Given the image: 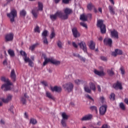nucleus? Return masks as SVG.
I'll list each match as a JSON object with an SVG mask.
<instances>
[{"mask_svg":"<svg viewBox=\"0 0 128 128\" xmlns=\"http://www.w3.org/2000/svg\"><path fill=\"white\" fill-rule=\"evenodd\" d=\"M1 80L4 82H6V84H2L1 86V88L2 90H4V92H8V90H12L10 86H12V83L10 81L8 78H6L4 76H2L1 77Z\"/></svg>","mask_w":128,"mask_h":128,"instance_id":"nucleus-1","label":"nucleus"},{"mask_svg":"<svg viewBox=\"0 0 128 128\" xmlns=\"http://www.w3.org/2000/svg\"><path fill=\"white\" fill-rule=\"evenodd\" d=\"M8 18H9L10 19V22L12 24L14 22V18L18 16V11L14 8L11 10L10 13L6 14Z\"/></svg>","mask_w":128,"mask_h":128,"instance_id":"nucleus-2","label":"nucleus"},{"mask_svg":"<svg viewBox=\"0 0 128 128\" xmlns=\"http://www.w3.org/2000/svg\"><path fill=\"white\" fill-rule=\"evenodd\" d=\"M97 26L100 28V32L102 34H104L106 32V24H104V20H98Z\"/></svg>","mask_w":128,"mask_h":128,"instance_id":"nucleus-3","label":"nucleus"},{"mask_svg":"<svg viewBox=\"0 0 128 128\" xmlns=\"http://www.w3.org/2000/svg\"><path fill=\"white\" fill-rule=\"evenodd\" d=\"M64 13L62 12V20H66L68 18V16L72 14V10L70 8H66L64 10Z\"/></svg>","mask_w":128,"mask_h":128,"instance_id":"nucleus-4","label":"nucleus"},{"mask_svg":"<svg viewBox=\"0 0 128 128\" xmlns=\"http://www.w3.org/2000/svg\"><path fill=\"white\" fill-rule=\"evenodd\" d=\"M63 87L68 92H71L72 90H74V84L70 82L64 84Z\"/></svg>","mask_w":128,"mask_h":128,"instance_id":"nucleus-5","label":"nucleus"},{"mask_svg":"<svg viewBox=\"0 0 128 128\" xmlns=\"http://www.w3.org/2000/svg\"><path fill=\"white\" fill-rule=\"evenodd\" d=\"M58 16L60 18H61V20H62V11L58 10L54 14H51L50 16V18L52 22H54V20H56V18H58Z\"/></svg>","mask_w":128,"mask_h":128,"instance_id":"nucleus-6","label":"nucleus"},{"mask_svg":"<svg viewBox=\"0 0 128 128\" xmlns=\"http://www.w3.org/2000/svg\"><path fill=\"white\" fill-rule=\"evenodd\" d=\"M78 44L80 48L84 50V52H87L88 48H86V42L82 41L80 43H78Z\"/></svg>","mask_w":128,"mask_h":128,"instance_id":"nucleus-7","label":"nucleus"},{"mask_svg":"<svg viewBox=\"0 0 128 128\" xmlns=\"http://www.w3.org/2000/svg\"><path fill=\"white\" fill-rule=\"evenodd\" d=\"M92 118V114H88L84 116L82 118L80 119L81 122H86L88 120H90Z\"/></svg>","mask_w":128,"mask_h":128,"instance_id":"nucleus-8","label":"nucleus"},{"mask_svg":"<svg viewBox=\"0 0 128 128\" xmlns=\"http://www.w3.org/2000/svg\"><path fill=\"white\" fill-rule=\"evenodd\" d=\"M112 88L118 90H122V83L120 82L117 81L116 83L113 84Z\"/></svg>","mask_w":128,"mask_h":128,"instance_id":"nucleus-9","label":"nucleus"},{"mask_svg":"<svg viewBox=\"0 0 128 128\" xmlns=\"http://www.w3.org/2000/svg\"><path fill=\"white\" fill-rule=\"evenodd\" d=\"M108 108V106L104 104L100 107V114L101 116H104V114L106 112V109Z\"/></svg>","mask_w":128,"mask_h":128,"instance_id":"nucleus-10","label":"nucleus"},{"mask_svg":"<svg viewBox=\"0 0 128 128\" xmlns=\"http://www.w3.org/2000/svg\"><path fill=\"white\" fill-rule=\"evenodd\" d=\"M104 44L106 46H112V40L110 38H105L104 40Z\"/></svg>","mask_w":128,"mask_h":128,"instance_id":"nucleus-11","label":"nucleus"},{"mask_svg":"<svg viewBox=\"0 0 128 128\" xmlns=\"http://www.w3.org/2000/svg\"><path fill=\"white\" fill-rule=\"evenodd\" d=\"M110 36L112 38H116L118 40V32L116 31V30H113L110 31Z\"/></svg>","mask_w":128,"mask_h":128,"instance_id":"nucleus-12","label":"nucleus"},{"mask_svg":"<svg viewBox=\"0 0 128 128\" xmlns=\"http://www.w3.org/2000/svg\"><path fill=\"white\" fill-rule=\"evenodd\" d=\"M72 32L74 38H80V32L78 31V29L76 28H72Z\"/></svg>","mask_w":128,"mask_h":128,"instance_id":"nucleus-13","label":"nucleus"},{"mask_svg":"<svg viewBox=\"0 0 128 128\" xmlns=\"http://www.w3.org/2000/svg\"><path fill=\"white\" fill-rule=\"evenodd\" d=\"M5 39L6 42H12V40H14V34L12 33H10L6 34Z\"/></svg>","mask_w":128,"mask_h":128,"instance_id":"nucleus-14","label":"nucleus"},{"mask_svg":"<svg viewBox=\"0 0 128 128\" xmlns=\"http://www.w3.org/2000/svg\"><path fill=\"white\" fill-rule=\"evenodd\" d=\"M50 90L52 92H62V88L60 86H54V87L50 86Z\"/></svg>","mask_w":128,"mask_h":128,"instance_id":"nucleus-15","label":"nucleus"},{"mask_svg":"<svg viewBox=\"0 0 128 128\" xmlns=\"http://www.w3.org/2000/svg\"><path fill=\"white\" fill-rule=\"evenodd\" d=\"M12 96L10 94H8L6 98H2V100L3 102H4L5 104H8V102L10 100H12Z\"/></svg>","mask_w":128,"mask_h":128,"instance_id":"nucleus-16","label":"nucleus"},{"mask_svg":"<svg viewBox=\"0 0 128 128\" xmlns=\"http://www.w3.org/2000/svg\"><path fill=\"white\" fill-rule=\"evenodd\" d=\"M118 54L120 56L122 54V51L118 49H116L114 52H112V56H116Z\"/></svg>","mask_w":128,"mask_h":128,"instance_id":"nucleus-17","label":"nucleus"},{"mask_svg":"<svg viewBox=\"0 0 128 128\" xmlns=\"http://www.w3.org/2000/svg\"><path fill=\"white\" fill-rule=\"evenodd\" d=\"M26 98H28V94L26 93H25L24 94V96L22 97L20 99V100L22 104H26Z\"/></svg>","mask_w":128,"mask_h":128,"instance_id":"nucleus-18","label":"nucleus"},{"mask_svg":"<svg viewBox=\"0 0 128 128\" xmlns=\"http://www.w3.org/2000/svg\"><path fill=\"white\" fill-rule=\"evenodd\" d=\"M94 72L95 74H96L97 76H104L106 74H104V71H98L96 70H94Z\"/></svg>","mask_w":128,"mask_h":128,"instance_id":"nucleus-19","label":"nucleus"},{"mask_svg":"<svg viewBox=\"0 0 128 128\" xmlns=\"http://www.w3.org/2000/svg\"><path fill=\"white\" fill-rule=\"evenodd\" d=\"M10 78L12 80V82H14L16 78V72H14V70H12L10 73Z\"/></svg>","mask_w":128,"mask_h":128,"instance_id":"nucleus-20","label":"nucleus"},{"mask_svg":"<svg viewBox=\"0 0 128 128\" xmlns=\"http://www.w3.org/2000/svg\"><path fill=\"white\" fill-rule=\"evenodd\" d=\"M89 48L90 50H94L96 48V43L92 40H90L89 43Z\"/></svg>","mask_w":128,"mask_h":128,"instance_id":"nucleus-21","label":"nucleus"},{"mask_svg":"<svg viewBox=\"0 0 128 128\" xmlns=\"http://www.w3.org/2000/svg\"><path fill=\"white\" fill-rule=\"evenodd\" d=\"M24 62L26 63L28 62V66H31V68H32L34 66V62H32V60L30 58H28L27 59H25Z\"/></svg>","mask_w":128,"mask_h":128,"instance_id":"nucleus-22","label":"nucleus"},{"mask_svg":"<svg viewBox=\"0 0 128 128\" xmlns=\"http://www.w3.org/2000/svg\"><path fill=\"white\" fill-rule=\"evenodd\" d=\"M89 84L90 90H93V92H96V84H94V83L92 82H90L89 83Z\"/></svg>","mask_w":128,"mask_h":128,"instance_id":"nucleus-23","label":"nucleus"},{"mask_svg":"<svg viewBox=\"0 0 128 128\" xmlns=\"http://www.w3.org/2000/svg\"><path fill=\"white\" fill-rule=\"evenodd\" d=\"M20 54H21V56H23V58L24 61L26 60H28V54H26V52L24 50H20Z\"/></svg>","mask_w":128,"mask_h":128,"instance_id":"nucleus-24","label":"nucleus"},{"mask_svg":"<svg viewBox=\"0 0 128 128\" xmlns=\"http://www.w3.org/2000/svg\"><path fill=\"white\" fill-rule=\"evenodd\" d=\"M38 46H40V43L36 42L35 44H32V46H30L29 48V50H32V52H34V48Z\"/></svg>","mask_w":128,"mask_h":128,"instance_id":"nucleus-25","label":"nucleus"},{"mask_svg":"<svg viewBox=\"0 0 128 128\" xmlns=\"http://www.w3.org/2000/svg\"><path fill=\"white\" fill-rule=\"evenodd\" d=\"M74 82L75 84H87L86 81H84V80H80L78 79L75 80Z\"/></svg>","mask_w":128,"mask_h":128,"instance_id":"nucleus-26","label":"nucleus"},{"mask_svg":"<svg viewBox=\"0 0 128 128\" xmlns=\"http://www.w3.org/2000/svg\"><path fill=\"white\" fill-rule=\"evenodd\" d=\"M46 98H50V100H54V96H52V95L50 92L47 91L46 92Z\"/></svg>","mask_w":128,"mask_h":128,"instance_id":"nucleus-27","label":"nucleus"},{"mask_svg":"<svg viewBox=\"0 0 128 128\" xmlns=\"http://www.w3.org/2000/svg\"><path fill=\"white\" fill-rule=\"evenodd\" d=\"M38 10H40V12H42L44 10V4L42 2H38Z\"/></svg>","mask_w":128,"mask_h":128,"instance_id":"nucleus-28","label":"nucleus"},{"mask_svg":"<svg viewBox=\"0 0 128 128\" xmlns=\"http://www.w3.org/2000/svg\"><path fill=\"white\" fill-rule=\"evenodd\" d=\"M80 20L82 22H86L88 20V16L84 14H82L80 16Z\"/></svg>","mask_w":128,"mask_h":128,"instance_id":"nucleus-29","label":"nucleus"},{"mask_svg":"<svg viewBox=\"0 0 128 128\" xmlns=\"http://www.w3.org/2000/svg\"><path fill=\"white\" fill-rule=\"evenodd\" d=\"M32 12L34 18H38V10H36V9H34L32 10Z\"/></svg>","mask_w":128,"mask_h":128,"instance_id":"nucleus-30","label":"nucleus"},{"mask_svg":"<svg viewBox=\"0 0 128 128\" xmlns=\"http://www.w3.org/2000/svg\"><path fill=\"white\" fill-rule=\"evenodd\" d=\"M84 90L86 92H88V94H90V92H92V89L86 85L84 86Z\"/></svg>","mask_w":128,"mask_h":128,"instance_id":"nucleus-31","label":"nucleus"},{"mask_svg":"<svg viewBox=\"0 0 128 128\" xmlns=\"http://www.w3.org/2000/svg\"><path fill=\"white\" fill-rule=\"evenodd\" d=\"M8 52L10 56H12V58H14V56H16V54H14V50L12 49H9L8 51Z\"/></svg>","mask_w":128,"mask_h":128,"instance_id":"nucleus-32","label":"nucleus"},{"mask_svg":"<svg viewBox=\"0 0 128 128\" xmlns=\"http://www.w3.org/2000/svg\"><path fill=\"white\" fill-rule=\"evenodd\" d=\"M51 64H55V66H58L60 64V61L54 60L52 58Z\"/></svg>","mask_w":128,"mask_h":128,"instance_id":"nucleus-33","label":"nucleus"},{"mask_svg":"<svg viewBox=\"0 0 128 128\" xmlns=\"http://www.w3.org/2000/svg\"><path fill=\"white\" fill-rule=\"evenodd\" d=\"M108 10H110V14H116V12H114V7L112 6H108Z\"/></svg>","mask_w":128,"mask_h":128,"instance_id":"nucleus-34","label":"nucleus"},{"mask_svg":"<svg viewBox=\"0 0 128 128\" xmlns=\"http://www.w3.org/2000/svg\"><path fill=\"white\" fill-rule=\"evenodd\" d=\"M62 120H68V116L66 115L64 112L62 113Z\"/></svg>","mask_w":128,"mask_h":128,"instance_id":"nucleus-35","label":"nucleus"},{"mask_svg":"<svg viewBox=\"0 0 128 128\" xmlns=\"http://www.w3.org/2000/svg\"><path fill=\"white\" fill-rule=\"evenodd\" d=\"M48 62H52V58H48V59H46L43 63V66H46Z\"/></svg>","mask_w":128,"mask_h":128,"instance_id":"nucleus-36","label":"nucleus"},{"mask_svg":"<svg viewBox=\"0 0 128 128\" xmlns=\"http://www.w3.org/2000/svg\"><path fill=\"white\" fill-rule=\"evenodd\" d=\"M107 72L108 74H109V76H112L114 74V72L112 71V68L111 70H110V69L108 70Z\"/></svg>","mask_w":128,"mask_h":128,"instance_id":"nucleus-37","label":"nucleus"},{"mask_svg":"<svg viewBox=\"0 0 128 128\" xmlns=\"http://www.w3.org/2000/svg\"><path fill=\"white\" fill-rule=\"evenodd\" d=\"M109 98L110 100H116V94L114 93H111Z\"/></svg>","mask_w":128,"mask_h":128,"instance_id":"nucleus-38","label":"nucleus"},{"mask_svg":"<svg viewBox=\"0 0 128 128\" xmlns=\"http://www.w3.org/2000/svg\"><path fill=\"white\" fill-rule=\"evenodd\" d=\"M94 8V6L92 4V3L88 4L87 6V8L89 10H92Z\"/></svg>","mask_w":128,"mask_h":128,"instance_id":"nucleus-39","label":"nucleus"},{"mask_svg":"<svg viewBox=\"0 0 128 128\" xmlns=\"http://www.w3.org/2000/svg\"><path fill=\"white\" fill-rule=\"evenodd\" d=\"M38 122L36 121V120L34 118H30V124H37Z\"/></svg>","mask_w":128,"mask_h":128,"instance_id":"nucleus-40","label":"nucleus"},{"mask_svg":"<svg viewBox=\"0 0 128 128\" xmlns=\"http://www.w3.org/2000/svg\"><path fill=\"white\" fill-rule=\"evenodd\" d=\"M54 38H56V32H54V30H52L50 34V40H52Z\"/></svg>","mask_w":128,"mask_h":128,"instance_id":"nucleus-41","label":"nucleus"},{"mask_svg":"<svg viewBox=\"0 0 128 128\" xmlns=\"http://www.w3.org/2000/svg\"><path fill=\"white\" fill-rule=\"evenodd\" d=\"M26 12L25 10H22L20 11V16H26Z\"/></svg>","mask_w":128,"mask_h":128,"instance_id":"nucleus-42","label":"nucleus"},{"mask_svg":"<svg viewBox=\"0 0 128 128\" xmlns=\"http://www.w3.org/2000/svg\"><path fill=\"white\" fill-rule=\"evenodd\" d=\"M90 110H91L95 111L96 114H98V108L96 106H92L90 107Z\"/></svg>","mask_w":128,"mask_h":128,"instance_id":"nucleus-43","label":"nucleus"},{"mask_svg":"<svg viewBox=\"0 0 128 128\" xmlns=\"http://www.w3.org/2000/svg\"><path fill=\"white\" fill-rule=\"evenodd\" d=\"M61 124L64 128H66V120H61Z\"/></svg>","mask_w":128,"mask_h":128,"instance_id":"nucleus-44","label":"nucleus"},{"mask_svg":"<svg viewBox=\"0 0 128 128\" xmlns=\"http://www.w3.org/2000/svg\"><path fill=\"white\" fill-rule=\"evenodd\" d=\"M56 44L59 48H62V44L60 40H58Z\"/></svg>","mask_w":128,"mask_h":128,"instance_id":"nucleus-45","label":"nucleus"},{"mask_svg":"<svg viewBox=\"0 0 128 128\" xmlns=\"http://www.w3.org/2000/svg\"><path fill=\"white\" fill-rule=\"evenodd\" d=\"M42 38H46L48 36V30H45L42 33Z\"/></svg>","mask_w":128,"mask_h":128,"instance_id":"nucleus-46","label":"nucleus"},{"mask_svg":"<svg viewBox=\"0 0 128 128\" xmlns=\"http://www.w3.org/2000/svg\"><path fill=\"white\" fill-rule=\"evenodd\" d=\"M120 70L122 76H124L126 74V70H124V66H122L120 67Z\"/></svg>","mask_w":128,"mask_h":128,"instance_id":"nucleus-47","label":"nucleus"},{"mask_svg":"<svg viewBox=\"0 0 128 128\" xmlns=\"http://www.w3.org/2000/svg\"><path fill=\"white\" fill-rule=\"evenodd\" d=\"M120 108L122 109L123 110H126V106H124V103L122 102L120 103Z\"/></svg>","mask_w":128,"mask_h":128,"instance_id":"nucleus-48","label":"nucleus"},{"mask_svg":"<svg viewBox=\"0 0 128 128\" xmlns=\"http://www.w3.org/2000/svg\"><path fill=\"white\" fill-rule=\"evenodd\" d=\"M43 38V43L44 44H48V38L46 37L44 38Z\"/></svg>","mask_w":128,"mask_h":128,"instance_id":"nucleus-49","label":"nucleus"},{"mask_svg":"<svg viewBox=\"0 0 128 128\" xmlns=\"http://www.w3.org/2000/svg\"><path fill=\"white\" fill-rule=\"evenodd\" d=\"M34 30L35 32H40V27L38 26H36V27L34 28Z\"/></svg>","mask_w":128,"mask_h":128,"instance_id":"nucleus-50","label":"nucleus"},{"mask_svg":"<svg viewBox=\"0 0 128 128\" xmlns=\"http://www.w3.org/2000/svg\"><path fill=\"white\" fill-rule=\"evenodd\" d=\"M100 100L101 101L102 104H104L106 99L104 98V96H102L100 98Z\"/></svg>","mask_w":128,"mask_h":128,"instance_id":"nucleus-51","label":"nucleus"},{"mask_svg":"<svg viewBox=\"0 0 128 128\" xmlns=\"http://www.w3.org/2000/svg\"><path fill=\"white\" fill-rule=\"evenodd\" d=\"M72 0H62V2L65 4H68Z\"/></svg>","mask_w":128,"mask_h":128,"instance_id":"nucleus-52","label":"nucleus"},{"mask_svg":"<svg viewBox=\"0 0 128 128\" xmlns=\"http://www.w3.org/2000/svg\"><path fill=\"white\" fill-rule=\"evenodd\" d=\"M8 110H9L10 112H12V114H14V106H12Z\"/></svg>","mask_w":128,"mask_h":128,"instance_id":"nucleus-53","label":"nucleus"},{"mask_svg":"<svg viewBox=\"0 0 128 128\" xmlns=\"http://www.w3.org/2000/svg\"><path fill=\"white\" fill-rule=\"evenodd\" d=\"M41 84H43V86H48V82H46V81H42L41 82Z\"/></svg>","mask_w":128,"mask_h":128,"instance_id":"nucleus-54","label":"nucleus"},{"mask_svg":"<svg viewBox=\"0 0 128 128\" xmlns=\"http://www.w3.org/2000/svg\"><path fill=\"white\" fill-rule=\"evenodd\" d=\"M80 26H83L84 28H88V26H86V24L84 22H80Z\"/></svg>","mask_w":128,"mask_h":128,"instance_id":"nucleus-55","label":"nucleus"},{"mask_svg":"<svg viewBox=\"0 0 128 128\" xmlns=\"http://www.w3.org/2000/svg\"><path fill=\"white\" fill-rule=\"evenodd\" d=\"M72 46H74V48H78V44H76V42H72Z\"/></svg>","mask_w":128,"mask_h":128,"instance_id":"nucleus-56","label":"nucleus"},{"mask_svg":"<svg viewBox=\"0 0 128 128\" xmlns=\"http://www.w3.org/2000/svg\"><path fill=\"white\" fill-rule=\"evenodd\" d=\"M86 98H88V100H92V102H94V98H92L90 95L86 94Z\"/></svg>","mask_w":128,"mask_h":128,"instance_id":"nucleus-57","label":"nucleus"},{"mask_svg":"<svg viewBox=\"0 0 128 128\" xmlns=\"http://www.w3.org/2000/svg\"><path fill=\"white\" fill-rule=\"evenodd\" d=\"M79 58H80V60H82V62H86V58L80 56Z\"/></svg>","mask_w":128,"mask_h":128,"instance_id":"nucleus-58","label":"nucleus"},{"mask_svg":"<svg viewBox=\"0 0 128 128\" xmlns=\"http://www.w3.org/2000/svg\"><path fill=\"white\" fill-rule=\"evenodd\" d=\"M74 56H76V58H80V54H74Z\"/></svg>","mask_w":128,"mask_h":128,"instance_id":"nucleus-59","label":"nucleus"},{"mask_svg":"<svg viewBox=\"0 0 128 128\" xmlns=\"http://www.w3.org/2000/svg\"><path fill=\"white\" fill-rule=\"evenodd\" d=\"M87 16V20H88V18H92V14H88L87 15H86Z\"/></svg>","mask_w":128,"mask_h":128,"instance_id":"nucleus-60","label":"nucleus"},{"mask_svg":"<svg viewBox=\"0 0 128 128\" xmlns=\"http://www.w3.org/2000/svg\"><path fill=\"white\" fill-rule=\"evenodd\" d=\"M3 64H4V66L8 65V60L6 59H5L4 60V61L3 62Z\"/></svg>","mask_w":128,"mask_h":128,"instance_id":"nucleus-61","label":"nucleus"},{"mask_svg":"<svg viewBox=\"0 0 128 128\" xmlns=\"http://www.w3.org/2000/svg\"><path fill=\"white\" fill-rule=\"evenodd\" d=\"M100 58H101L102 60H104V61L106 60V57H104V56H102L100 57Z\"/></svg>","mask_w":128,"mask_h":128,"instance_id":"nucleus-62","label":"nucleus"},{"mask_svg":"<svg viewBox=\"0 0 128 128\" xmlns=\"http://www.w3.org/2000/svg\"><path fill=\"white\" fill-rule=\"evenodd\" d=\"M98 92H102V88H100V85L98 86Z\"/></svg>","mask_w":128,"mask_h":128,"instance_id":"nucleus-63","label":"nucleus"},{"mask_svg":"<svg viewBox=\"0 0 128 128\" xmlns=\"http://www.w3.org/2000/svg\"><path fill=\"white\" fill-rule=\"evenodd\" d=\"M102 128H108V124H104Z\"/></svg>","mask_w":128,"mask_h":128,"instance_id":"nucleus-64","label":"nucleus"}]
</instances>
